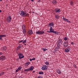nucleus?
Listing matches in <instances>:
<instances>
[{"instance_id":"obj_45","label":"nucleus","mask_w":78,"mask_h":78,"mask_svg":"<svg viewBox=\"0 0 78 78\" xmlns=\"http://www.w3.org/2000/svg\"><path fill=\"white\" fill-rule=\"evenodd\" d=\"M23 27H25V25H23Z\"/></svg>"},{"instance_id":"obj_48","label":"nucleus","mask_w":78,"mask_h":78,"mask_svg":"<svg viewBox=\"0 0 78 78\" xmlns=\"http://www.w3.org/2000/svg\"><path fill=\"white\" fill-rule=\"evenodd\" d=\"M34 72H35V71H33V73H34Z\"/></svg>"},{"instance_id":"obj_20","label":"nucleus","mask_w":78,"mask_h":78,"mask_svg":"<svg viewBox=\"0 0 78 78\" xmlns=\"http://www.w3.org/2000/svg\"><path fill=\"white\" fill-rule=\"evenodd\" d=\"M52 3L53 5H56V4L57 3V2L55 0H54L52 2Z\"/></svg>"},{"instance_id":"obj_18","label":"nucleus","mask_w":78,"mask_h":78,"mask_svg":"<svg viewBox=\"0 0 78 78\" xmlns=\"http://www.w3.org/2000/svg\"><path fill=\"white\" fill-rule=\"evenodd\" d=\"M30 64V62H27L25 63V65L26 66H29Z\"/></svg>"},{"instance_id":"obj_23","label":"nucleus","mask_w":78,"mask_h":78,"mask_svg":"<svg viewBox=\"0 0 78 78\" xmlns=\"http://www.w3.org/2000/svg\"><path fill=\"white\" fill-rule=\"evenodd\" d=\"M38 74H40V75H44V72L42 71H40L38 73Z\"/></svg>"},{"instance_id":"obj_27","label":"nucleus","mask_w":78,"mask_h":78,"mask_svg":"<svg viewBox=\"0 0 78 78\" xmlns=\"http://www.w3.org/2000/svg\"><path fill=\"white\" fill-rule=\"evenodd\" d=\"M5 73L4 72H2L1 73H0V75L1 76H2V75H4Z\"/></svg>"},{"instance_id":"obj_43","label":"nucleus","mask_w":78,"mask_h":78,"mask_svg":"<svg viewBox=\"0 0 78 78\" xmlns=\"http://www.w3.org/2000/svg\"><path fill=\"white\" fill-rule=\"evenodd\" d=\"M71 44H72V45H73L74 44H73V42H71Z\"/></svg>"},{"instance_id":"obj_6","label":"nucleus","mask_w":78,"mask_h":78,"mask_svg":"<svg viewBox=\"0 0 78 78\" xmlns=\"http://www.w3.org/2000/svg\"><path fill=\"white\" fill-rule=\"evenodd\" d=\"M41 69L42 70H47V66L45 65H43L41 68Z\"/></svg>"},{"instance_id":"obj_1","label":"nucleus","mask_w":78,"mask_h":78,"mask_svg":"<svg viewBox=\"0 0 78 78\" xmlns=\"http://www.w3.org/2000/svg\"><path fill=\"white\" fill-rule=\"evenodd\" d=\"M19 14L20 16L23 17H27L29 16V14L28 13H26V12L25 11H20L19 12Z\"/></svg>"},{"instance_id":"obj_41","label":"nucleus","mask_w":78,"mask_h":78,"mask_svg":"<svg viewBox=\"0 0 78 78\" xmlns=\"http://www.w3.org/2000/svg\"><path fill=\"white\" fill-rule=\"evenodd\" d=\"M29 60L30 61H33L32 59L30 58Z\"/></svg>"},{"instance_id":"obj_31","label":"nucleus","mask_w":78,"mask_h":78,"mask_svg":"<svg viewBox=\"0 0 78 78\" xmlns=\"http://www.w3.org/2000/svg\"><path fill=\"white\" fill-rule=\"evenodd\" d=\"M68 38L67 37H65L64 38V40H65V41H67L68 39Z\"/></svg>"},{"instance_id":"obj_12","label":"nucleus","mask_w":78,"mask_h":78,"mask_svg":"<svg viewBox=\"0 0 78 78\" xmlns=\"http://www.w3.org/2000/svg\"><path fill=\"white\" fill-rule=\"evenodd\" d=\"M55 12L58 13V12H61V9H55Z\"/></svg>"},{"instance_id":"obj_17","label":"nucleus","mask_w":78,"mask_h":78,"mask_svg":"<svg viewBox=\"0 0 78 78\" xmlns=\"http://www.w3.org/2000/svg\"><path fill=\"white\" fill-rule=\"evenodd\" d=\"M7 49V47L6 46L3 47L2 48V50L3 51H6V50Z\"/></svg>"},{"instance_id":"obj_39","label":"nucleus","mask_w":78,"mask_h":78,"mask_svg":"<svg viewBox=\"0 0 78 78\" xmlns=\"http://www.w3.org/2000/svg\"><path fill=\"white\" fill-rule=\"evenodd\" d=\"M20 47H23V45H22V44H20Z\"/></svg>"},{"instance_id":"obj_10","label":"nucleus","mask_w":78,"mask_h":78,"mask_svg":"<svg viewBox=\"0 0 78 78\" xmlns=\"http://www.w3.org/2000/svg\"><path fill=\"white\" fill-rule=\"evenodd\" d=\"M5 59H6V57L5 56L2 55L0 57V60L1 61H4Z\"/></svg>"},{"instance_id":"obj_50","label":"nucleus","mask_w":78,"mask_h":78,"mask_svg":"<svg viewBox=\"0 0 78 78\" xmlns=\"http://www.w3.org/2000/svg\"><path fill=\"white\" fill-rule=\"evenodd\" d=\"M2 0H0V2H2Z\"/></svg>"},{"instance_id":"obj_16","label":"nucleus","mask_w":78,"mask_h":78,"mask_svg":"<svg viewBox=\"0 0 78 78\" xmlns=\"http://www.w3.org/2000/svg\"><path fill=\"white\" fill-rule=\"evenodd\" d=\"M28 34L30 35H31V34H33V31L32 30H29Z\"/></svg>"},{"instance_id":"obj_49","label":"nucleus","mask_w":78,"mask_h":78,"mask_svg":"<svg viewBox=\"0 0 78 78\" xmlns=\"http://www.w3.org/2000/svg\"><path fill=\"white\" fill-rule=\"evenodd\" d=\"M24 45H27V44H24Z\"/></svg>"},{"instance_id":"obj_13","label":"nucleus","mask_w":78,"mask_h":78,"mask_svg":"<svg viewBox=\"0 0 78 78\" xmlns=\"http://www.w3.org/2000/svg\"><path fill=\"white\" fill-rule=\"evenodd\" d=\"M70 48L69 47V46H68L67 48H66L65 50V52H69V51H70Z\"/></svg>"},{"instance_id":"obj_44","label":"nucleus","mask_w":78,"mask_h":78,"mask_svg":"<svg viewBox=\"0 0 78 78\" xmlns=\"http://www.w3.org/2000/svg\"><path fill=\"white\" fill-rule=\"evenodd\" d=\"M35 59H36L35 58H32V61L33 60H35Z\"/></svg>"},{"instance_id":"obj_9","label":"nucleus","mask_w":78,"mask_h":78,"mask_svg":"<svg viewBox=\"0 0 78 78\" xmlns=\"http://www.w3.org/2000/svg\"><path fill=\"white\" fill-rule=\"evenodd\" d=\"M12 19V18H11V16H7V20L8 22L9 23H10V22H11Z\"/></svg>"},{"instance_id":"obj_15","label":"nucleus","mask_w":78,"mask_h":78,"mask_svg":"<svg viewBox=\"0 0 78 78\" xmlns=\"http://www.w3.org/2000/svg\"><path fill=\"white\" fill-rule=\"evenodd\" d=\"M57 72L58 74L60 75L61 74V71L59 69H57Z\"/></svg>"},{"instance_id":"obj_37","label":"nucleus","mask_w":78,"mask_h":78,"mask_svg":"<svg viewBox=\"0 0 78 78\" xmlns=\"http://www.w3.org/2000/svg\"><path fill=\"white\" fill-rule=\"evenodd\" d=\"M23 30H25V27H22Z\"/></svg>"},{"instance_id":"obj_46","label":"nucleus","mask_w":78,"mask_h":78,"mask_svg":"<svg viewBox=\"0 0 78 78\" xmlns=\"http://www.w3.org/2000/svg\"><path fill=\"white\" fill-rule=\"evenodd\" d=\"M32 2H34V0H30Z\"/></svg>"},{"instance_id":"obj_34","label":"nucleus","mask_w":78,"mask_h":78,"mask_svg":"<svg viewBox=\"0 0 78 78\" xmlns=\"http://www.w3.org/2000/svg\"><path fill=\"white\" fill-rule=\"evenodd\" d=\"M23 40H21L20 41H19V43H22V42H23Z\"/></svg>"},{"instance_id":"obj_26","label":"nucleus","mask_w":78,"mask_h":78,"mask_svg":"<svg viewBox=\"0 0 78 78\" xmlns=\"http://www.w3.org/2000/svg\"><path fill=\"white\" fill-rule=\"evenodd\" d=\"M45 64L46 65H49V62H47V61L45 62Z\"/></svg>"},{"instance_id":"obj_22","label":"nucleus","mask_w":78,"mask_h":78,"mask_svg":"<svg viewBox=\"0 0 78 78\" xmlns=\"http://www.w3.org/2000/svg\"><path fill=\"white\" fill-rule=\"evenodd\" d=\"M55 17L56 19H59V16L58 15H56L55 16Z\"/></svg>"},{"instance_id":"obj_2","label":"nucleus","mask_w":78,"mask_h":78,"mask_svg":"<svg viewBox=\"0 0 78 78\" xmlns=\"http://www.w3.org/2000/svg\"><path fill=\"white\" fill-rule=\"evenodd\" d=\"M50 30L51 31H52V32L53 33H55V34L58 35L59 34V32L56 31H54V29H53V28H52V27H50Z\"/></svg>"},{"instance_id":"obj_42","label":"nucleus","mask_w":78,"mask_h":78,"mask_svg":"<svg viewBox=\"0 0 78 78\" xmlns=\"http://www.w3.org/2000/svg\"><path fill=\"white\" fill-rule=\"evenodd\" d=\"M3 55V53L1 52H0V56L1 55Z\"/></svg>"},{"instance_id":"obj_30","label":"nucleus","mask_w":78,"mask_h":78,"mask_svg":"<svg viewBox=\"0 0 78 78\" xmlns=\"http://www.w3.org/2000/svg\"><path fill=\"white\" fill-rule=\"evenodd\" d=\"M23 32L24 34H26V31H25V30H23Z\"/></svg>"},{"instance_id":"obj_4","label":"nucleus","mask_w":78,"mask_h":78,"mask_svg":"<svg viewBox=\"0 0 78 78\" xmlns=\"http://www.w3.org/2000/svg\"><path fill=\"white\" fill-rule=\"evenodd\" d=\"M62 44V40L61 39H59L57 41V45H61Z\"/></svg>"},{"instance_id":"obj_3","label":"nucleus","mask_w":78,"mask_h":78,"mask_svg":"<svg viewBox=\"0 0 78 78\" xmlns=\"http://www.w3.org/2000/svg\"><path fill=\"white\" fill-rule=\"evenodd\" d=\"M69 41H64L63 43V47H65V48H66L67 46H68V45L69 44Z\"/></svg>"},{"instance_id":"obj_5","label":"nucleus","mask_w":78,"mask_h":78,"mask_svg":"<svg viewBox=\"0 0 78 78\" xmlns=\"http://www.w3.org/2000/svg\"><path fill=\"white\" fill-rule=\"evenodd\" d=\"M44 32L43 31H37L36 32V34H40V35H42V34H44Z\"/></svg>"},{"instance_id":"obj_28","label":"nucleus","mask_w":78,"mask_h":78,"mask_svg":"<svg viewBox=\"0 0 78 78\" xmlns=\"http://www.w3.org/2000/svg\"><path fill=\"white\" fill-rule=\"evenodd\" d=\"M27 39H26L25 40H24V41H23V43L25 44V43H26V42H27Z\"/></svg>"},{"instance_id":"obj_35","label":"nucleus","mask_w":78,"mask_h":78,"mask_svg":"<svg viewBox=\"0 0 78 78\" xmlns=\"http://www.w3.org/2000/svg\"><path fill=\"white\" fill-rule=\"evenodd\" d=\"M47 32H48V33H52V31H51L50 30H48L47 31Z\"/></svg>"},{"instance_id":"obj_36","label":"nucleus","mask_w":78,"mask_h":78,"mask_svg":"<svg viewBox=\"0 0 78 78\" xmlns=\"http://www.w3.org/2000/svg\"><path fill=\"white\" fill-rule=\"evenodd\" d=\"M37 78H43V77L41 76H39L37 77Z\"/></svg>"},{"instance_id":"obj_21","label":"nucleus","mask_w":78,"mask_h":78,"mask_svg":"<svg viewBox=\"0 0 78 78\" xmlns=\"http://www.w3.org/2000/svg\"><path fill=\"white\" fill-rule=\"evenodd\" d=\"M1 36V38H2V37H5L6 36V35H0Z\"/></svg>"},{"instance_id":"obj_11","label":"nucleus","mask_w":78,"mask_h":78,"mask_svg":"<svg viewBox=\"0 0 78 78\" xmlns=\"http://www.w3.org/2000/svg\"><path fill=\"white\" fill-rule=\"evenodd\" d=\"M63 20L64 21H66V22H69V23H71V21H70L69 19H67L64 17H63Z\"/></svg>"},{"instance_id":"obj_25","label":"nucleus","mask_w":78,"mask_h":78,"mask_svg":"<svg viewBox=\"0 0 78 78\" xmlns=\"http://www.w3.org/2000/svg\"><path fill=\"white\" fill-rule=\"evenodd\" d=\"M41 50H43V51H47V49L42 48H41Z\"/></svg>"},{"instance_id":"obj_38","label":"nucleus","mask_w":78,"mask_h":78,"mask_svg":"<svg viewBox=\"0 0 78 78\" xmlns=\"http://www.w3.org/2000/svg\"><path fill=\"white\" fill-rule=\"evenodd\" d=\"M19 70H19V69H17L16 70V72H19Z\"/></svg>"},{"instance_id":"obj_24","label":"nucleus","mask_w":78,"mask_h":78,"mask_svg":"<svg viewBox=\"0 0 78 78\" xmlns=\"http://www.w3.org/2000/svg\"><path fill=\"white\" fill-rule=\"evenodd\" d=\"M24 72H28L29 71H30V68H28L27 69H25L24 70Z\"/></svg>"},{"instance_id":"obj_19","label":"nucleus","mask_w":78,"mask_h":78,"mask_svg":"<svg viewBox=\"0 0 78 78\" xmlns=\"http://www.w3.org/2000/svg\"><path fill=\"white\" fill-rule=\"evenodd\" d=\"M30 68V70H31L32 71V70H33V69H34V67L33 66H31Z\"/></svg>"},{"instance_id":"obj_47","label":"nucleus","mask_w":78,"mask_h":78,"mask_svg":"<svg viewBox=\"0 0 78 78\" xmlns=\"http://www.w3.org/2000/svg\"><path fill=\"white\" fill-rule=\"evenodd\" d=\"M0 12H2V10H0Z\"/></svg>"},{"instance_id":"obj_8","label":"nucleus","mask_w":78,"mask_h":78,"mask_svg":"<svg viewBox=\"0 0 78 78\" xmlns=\"http://www.w3.org/2000/svg\"><path fill=\"white\" fill-rule=\"evenodd\" d=\"M18 56H19V59H22V58H24V56L23 54L22 53H19L18 54Z\"/></svg>"},{"instance_id":"obj_51","label":"nucleus","mask_w":78,"mask_h":78,"mask_svg":"<svg viewBox=\"0 0 78 78\" xmlns=\"http://www.w3.org/2000/svg\"><path fill=\"white\" fill-rule=\"evenodd\" d=\"M1 26V24H0V27Z\"/></svg>"},{"instance_id":"obj_32","label":"nucleus","mask_w":78,"mask_h":78,"mask_svg":"<svg viewBox=\"0 0 78 78\" xmlns=\"http://www.w3.org/2000/svg\"><path fill=\"white\" fill-rule=\"evenodd\" d=\"M21 69H22V67H19L18 68V70H20Z\"/></svg>"},{"instance_id":"obj_33","label":"nucleus","mask_w":78,"mask_h":78,"mask_svg":"<svg viewBox=\"0 0 78 78\" xmlns=\"http://www.w3.org/2000/svg\"><path fill=\"white\" fill-rule=\"evenodd\" d=\"M73 3H73L72 1H71L70 2V5H73Z\"/></svg>"},{"instance_id":"obj_14","label":"nucleus","mask_w":78,"mask_h":78,"mask_svg":"<svg viewBox=\"0 0 78 78\" xmlns=\"http://www.w3.org/2000/svg\"><path fill=\"white\" fill-rule=\"evenodd\" d=\"M51 26L53 27V26H54V24L53 23H50L48 24V27H51Z\"/></svg>"},{"instance_id":"obj_7","label":"nucleus","mask_w":78,"mask_h":78,"mask_svg":"<svg viewBox=\"0 0 78 78\" xmlns=\"http://www.w3.org/2000/svg\"><path fill=\"white\" fill-rule=\"evenodd\" d=\"M59 48H60V45H57V47L55 48V49H54V52L56 53L57 51L59 50Z\"/></svg>"},{"instance_id":"obj_40","label":"nucleus","mask_w":78,"mask_h":78,"mask_svg":"<svg viewBox=\"0 0 78 78\" xmlns=\"http://www.w3.org/2000/svg\"><path fill=\"white\" fill-rule=\"evenodd\" d=\"M74 67H75V68H77V66H76V65H75L74 66Z\"/></svg>"},{"instance_id":"obj_29","label":"nucleus","mask_w":78,"mask_h":78,"mask_svg":"<svg viewBox=\"0 0 78 78\" xmlns=\"http://www.w3.org/2000/svg\"><path fill=\"white\" fill-rule=\"evenodd\" d=\"M20 48H21V47H20V46H19L17 48V50H20Z\"/></svg>"}]
</instances>
